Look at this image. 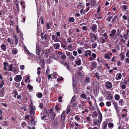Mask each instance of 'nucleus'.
<instances>
[{
  "label": "nucleus",
  "instance_id": "nucleus-1",
  "mask_svg": "<svg viewBox=\"0 0 129 129\" xmlns=\"http://www.w3.org/2000/svg\"><path fill=\"white\" fill-rule=\"evenodd\" d=\"M103 35L104 37H105V38L104 39L102 37H101L100 38V40L101 43L102 44L106 42V40L107 39L108 37V36L106 33H104Z\"/></svg>",
  "mask_w": 129,
  "mask_h": 129
},
{
  "label": "nucleus",
  "instance_id": "nucleus-2",
  "mask_svg": "<svg viewBox=\"0 0 129 129\" xmlns=\"http://www.w3.org/2000/svg\"><path fill=\"white\" fill-rule=\"evenodd\" d=\"M116 32V30L115 29H113L111 31V33L109 35V36L112 37H113V39L115 40L117 38V36H114Z\"/></svg>",
  "mask_w": 129,
  "mask_h": 129
},
{
  "label": "nucleus",
  "instance_id": "nucleus-3",
  "mask_svg": "<svg viewBox=\"0 0 129 129\" xmlns=\"http://www.w3.org/2000/svg\"><path fill=\"white\" fill-rule=\"evenodd\" d=\"M91 36L90 41L92 42H94L97 39V37L95 35V34L92 33L90 35Z\"/></svg>",
  "mask_w": 129,
  "mask_h": 129
},
{
  "label": "nucleus",
  "instance_id": "nucleus-4",
  "mask_svg": "<svg viewBox=\"0 0 129 129\" xmlns=\"http://www.w3.org/2000/svg\"><path fill=\"white\" fill-rule=\"evenodd\" d=\"M5 87H3L0 90V97H3L4 96L5 92Z\"/></svg>",
  "mask_w": 129,
  "mask_h": 129
},
{
  "label": "nucleus",
  "instance_id": "nucleus-5",
  "mask_svg": "<svg viewBox=\"0 0 129 129\" xmlns=\"http://www.w3.org/2000/svg\"><path fill=\"white\" fill-rule=\"evenodd\" d=\"M97 26L95 24H92L91 26L90 27L91 29L93 32L95 33L97 31L96 30L97 28Z\"/></svg>",
  "mask_w": 129,
  "mask_h": 129
},
{
  "label": "nucleus",
  "instance_id": "nucleus-6",
  "mask_svg": "<svg viewBox=\"0 0 129 129\" xmlns=\"http://www.w3.org/2000/svg\"><path fill=\"white\" fill-rule=\"evenodd\" d=\"M106 87L107 89H109L111 88L112 87V83L110 82L107 81L105 83Z\"/></svg>",
  "mask_w": 129,
  "mask_h": 129
},
{
  "label": "nucleus",
  "instance_id": "nucleus-7",
  "mask_svg": "<svg viewBox=\"0 0 129 129\" xmlns=\"http://www.w3.org/2000/svg\"><path fill=\"white\" fill-rule=\"evenodd\" d=\"M41 51L40 47L38 45H36V53L37 55H39L40 54V52Z\"/></svg>",
  "mask_w": 129,
  "mask_h": 129
},
{
  "label": "nucleus",
  "instance_id": "nucleus-8",
  "mask_svg": "<svg viewBox=\"0 0 129 129\" xmlns=\"http://www.w3.org/2000/svg\"><path fill=\"white\" fill-rule=\"evenodd\" d=\"M22 79V77L20 75H16L14 78V80L16 82H19Z\"/></svg>",
  "mask_w": 129,
  "mask_h": 129
},
{
  "label": "nucleus",
  "instance_id": "nucleus-9",
  "mask_svg": "<svg viewBox=\"0 0 129 129\" xmlns=\"http://www.w3.org/2000/svg\"><path fill=\"white\" fill-rule=\"evenodd\" d=\"M91 51L89 50H87L85 51L84 53L85 54L83 55L84 57H87L88 56H91Z\"/></svg>",
  "mask_w": 129,
  "mask_h": 129
},
{
  "label": "nucleus",
  "instance_id": "nucleus-10",
  "mask_svg": "<svg viewBox=\"0 0 129 129\" xmlns=\"http://www.w3.org/2000/svg\"><path fill=\"white\" fill-rule=\"evenodd\" d=\"M35 106H34L33 105H31L30 107V112L31 114H34L35 112Z\"/></svg>",
  "mask_w": 129,
  "mask_h": 129
},
{
  "label": "nucleus",
  "instance_id": "nucleus-11",
  "mask_svg": "<svg viewBox=\"0 0 129 129\" xmlns=\"http://www.w3.org/2000/svg\"><path fill=\"white\" fill-rule=\"evenodd\" d=\"M91 66L94 69L96 68L97 67V63L95 61H93L91 62Z\"/></svg>",
  "mask_w": 129,
  "mask_h": 129
},
{
  "label": "nucleus",
  "instance_id": "nucleus-12",
  "mask_svg": "<svg viewBox=\"0 0 129 129\" xmlns=\"http://www.w3.org/2000/svg\"><path fill=\"white\" fill-rule=\"evenodd\" d=\"M42 52H43L41 53V55L45 53V55H47L50 53V50L49 49L44 50L42 49Z\"/></svg>",
  "mask_w": 129,
  "mask_h": 129
},
{
  "label": "nucleus",
  "instance_id": "nucleus-13",
  "mask_svg": "<svg viewBox=\"0 0 129 129\" xmlns=\"http://www.w3.org/2000/svg\"><path fill=\"white\" fill-rule=\"evenodd\" d=\"M77 66H80L81 64V59L79 58H77L75 60Z\"/></svg>",
  "mask_w": 129,
  "mask_h": 129
},
{
  "label": "nucleus",
  "instance_id": "nucleus-14",
  "mask_svg": "<svg viewBox=\"0 0 129 129\" xmlns=\"http://www.w3.org/2000/svg\"><path fill=\"white\" fill-rule=\"evenodd\" d=\"M65 112L63 111L61 115V121L62 122L64 121L65 119Z\"/></svg>",
  "mask_w": 129,
  "mask_h": 129
},
{
  "label": "nucleus",
  "instance_id": "nucleus-15",
  "mask_svg": "<svg viewBox=\"0 0 129 129\" xmlns=\"http://www.w3.org/2000/svg\"><path fill=\"white\" fill-rule=\"evenodd\" d=\"M119 56L121 61H123L124 60L125 57L123 53V52L120 53L119 54Z\"/></svg>",
  "mask_w": 129,
  "mask_h": 129
},
{
  "label": "nucleus",
  "instance_id": "nucleus-16",
  "mask_svg": "<svg viewBox=\"0 0 129 129\" xmlns=\"http://www.w3.org/2000/svg\"><path fill=\"white\" fill-rule=\"evenodd\" d=\"M1 48L3 51H5L7 49L6 46L4 44H2L1 45Z\"/></svg>",
  "mask_w": 129,
  "mask_h": 129
},
{
  "label": "nucleus",
  "instance_id": "nucleus-17",
  "mask_svg": "<svg viewBox=\"0 0 129 129\" xmlns=\"http://www.w3.org/2000/svg\"><path fill=\"white\" fill-rule=\"evenodd\" d=\"M102 115L101 113L100 112V113L99 114V116L98 117V122L101 123L102 120Z\"/></svg>",
  "mask_w": 129,
  "mask_h": 129
},
{
  "label": "nucleus",
  "instance_id": "nucleus-18",
  "mask_svg": "<svg viewBox=\"0 0 129 129\" xmlns=\"http://www.w3.org/2000/svg\"><path fill=\"white\" fill-rule=\"evenodd\" d=\"M41 34V37L42 40H43V39L44 40H46L48 37L47 35V34L44 35L43 36V35H44V33H42Z\"/></svg>",
  "mask_w": 129,
  "mask_h": 129
},
{
  "label": "nucleus",
  "instance_id": "nucleus-19",
  "mask_svg": "<svg viewBox=\"0 0 129 129\" xmlns=\"http://www.w3.org/2000/svg\"><path fill=\"white\" fill-rule=\"evenodd\" d=\"M108 123L107 121H104L103 124L102 128L103 129H105Z\"/></svg>",
  "mask_w": 129,
  "mask_h": 129
},
{
  "label": "nucleus",
  "instance_id": "nucleus-20",
  "mask_svg": "<svg viewBox=\"0 0 129 129\" xmlns=\"http://www.w3.org/2000/svg\"><path fill=\"white\" fill-rule=\"evenodd\" d=\"M53 46L55 49H58L59 48L60 44L58 43L55 44L53 45Z\"/></svg>",
  "mask_w": 129,
  "mask_h": 129
},
{
  "label": "nucleus",
  "instance_id": "nucleus-21",
  "mask_svg": "<svg viewBox=\"0 0 129 129\" xmlns=\"http://www.w3.org/2000/svg\"><path fill=\"white\" fill-rule=\"evenodd\" d=\"M36 95L37 97L39 98H42L43 95L42 93L40 92H37Z\"/></svg>",
  "mask_w": 129,
  "mask_h": 129
},
{
  "label": "nucleus",
  "instance_id": "nucleus-22",
  "mask_svg": "<svg viewBox=\"0 0 129 129\" xmlns=\"http://www.w3.org/2000/svg\"><path fill=\"white\" fill-rule=\"evenodd\" d=\"M101 76H100V74L98 73H96L95 74V75L94 77L96 78H97V79L99 80L100 79V77H101Z\"/></svg>",
  "mask_w": 129,
  "mask_h": 129
},
{
  "label": "nucleus",
  "instance_id": "nucleus-23",
  "mask_svg": "<svg viewBox=\"0 0 129 129\" xmlns=\"http://www.w3.org/2000/svg\"><path fill=\"white\" fill-rule=\"evenodd\" d=\"M111 102L113 105L114 106V108L118 106V104L117 102H116L114 100H112Z\"/></svg>",
  "mask_w": 129,
  "mask_h": 129
},
{
  "label": "nucleus",
  "instance_id": "nucleus-24",
  "mask_svg": "<svg viewBox=\"0 0 129 129\" xmlns=\"http://www.w3.org/2000/svg\"><path fill=\"white\" fill-rule=\"evenodd\" d=\"M117 76H118V77H116L115 79L116 80L120 79L122 77V75L121 73H117Z\"/></svg>",
  "mask_w": 129,
  "mask_h": 129
},
{
  "label": "nucleus",
  "instance_id": "nucleus-25",
  "mask_svg": "<svg viewBox=\"0 0 129 129\" xmlns=\"http://www.w3.org/2000/svg\"><path fill=\"white\" fill-rule=\"evenodd\" d=\"M120 98V96L118 94H116L115 95L114 98L115 100L116 101L119 100Z\"/></svg>",
  "mask_w": 129,
  "mask_h": 129
},
{
  "label": "nucleus",
  "instance_id": "nucleus-26",
  "mask_svg": "<svg viewBox=\"0 0 129 129\" xmlns=\"http://www.w3.org/2000/svg\"><path fill=\"white\" fill-rule=\"evenodd\" d=\"M98 114L95 111H94L92 112V117L93 118L96 117L98 116Z\"/></svg>",
  "mask_w": 129,
  "mask_h": 129
},
{
  "label": "nucleus",
  "instance_id": "nucleus-27",
  "mask_svg": "<svg viewBox=\"0 0 129 129\" xmlns=\"http://www.w3.org/2000/svg\"><path fill=\"white\" fill-rule=\"evenodd\" d=\"M90 80L88 77H86L85 78V80L84 82V83H87L88 84L90 82Z\"/></svg>",
  "mask_w": 129,
  "mask_h": 129
},
{
  "label": "nucleus",
  "instance_id": "nucleus-28",
  "mask_svg": "<svg viewBox=\"0 0 129 129\" xmlns=\"http://www.w3.org/2000/svg\"><path fill=\"white\" fill-rule=\"evenodd\" d=\"M96 3V1L95 0H92L91 2V4L92 6H95Z\"/></svg>",
  "mask_w": 129,
  "mask_h": 129
},
{
  "label": "nucleus",
  "instance_id": "nucleus-29",
  "mask_svg": "<svg viewBox=\"0 0 129 129\" xmlns=\"http://www.w3.org/2000/svg\"><path fill=\"white\" fill-rule=\"evenodd\" d=\"M119 104L120 105L122 106L124 104V101L123 99H121L119 101Z\"/></svg>",
  "mask_w": 129,
  "mask_h": 129
},
{
  "label": "nucleus",
  "instance_id": "nucleus-30",
  "mask_svg": "<svg viewBox=\"0 0 129 129\" xmlns=\"http://www.w3.org/2000/svg\"><path fill=\"white\" fill-rule=\"evenodd\" d=\"M75 19L73 17H71L69 18V21H68V22H73L75 21Z\"/></svg>",
  "mask_w": 129,
  "mask_h": 129
},
{
  "label": "nucleus",
  "instance_id": "nucleus-31",
  "mask_svg": "<svg viewBox=\"0 0 129 129\" xmlns=\"http://www.w3.org/2000/svg\"><path fill=\"white\" fill-rule=\"evenodd\" d=\"M5 82V81L4 80H2L1 81L0 83V88H3V86Z\"/></svg>",
  "mask_w": 129,
  "mask_h": 129
},
{
  "label": "nucleus",
  "instance_id": "nucleus-32",
  "mask_svg": "<svg viewBox=\"0 0 129 129\" xmlns=\"http://www.w3.org/2000/svg\"><path fill=\"white\" fill-rule=\"evenodd\" d=\"M4 66V69L5 70H7V68L6 67V66H8V63L6 62H4L3 63Z\"/></svg>",
  "mask_w": 129,
  "mask_h": 129
},
{
  "label": "nucleus",
  "instance_id": "nucleus-33",
  "mask_svg": "<svg viewBox=\"0 0 129 129\" xmlns=\"http://www.w3.org/2000/svg\"><path fill=\"white\" fill-rule=\"evenodd\" d=\"M108 98L109 100L112 99L113 98V96L111 95V93H109L108 95Z\"/></svg>",
  "mask_w": 129,
  "mask_h": 129
},
{
  "label": "nucleus",
  "instance_id": "nucleus-34",
  "mask_svg": "<svg viewBox=\"0 0 129 129\" xmlns=\"http://www.w3.org/2000/svg\"><path fill=\"white\" fill-rule=\"evenodd\" d=\"M122 10L123 11H124L127 9V6L125 5H123L122 6Z\"/></svg>",
  "mask_w": 129,
  "mask_h": 129
},
{
  "label": "nucleus",
  "instance_id": "nucleus-35",
  "mask_svg": "<svg viewBox=\"0 0 129 129\" xmlns=\"http://www.w3.org/2000/svg\"><path fill=\"white\" fill-rule=\"evenodd\" d=\"M117 16H115L113 18L111 22L113 23H115L116 22V20L117 18Z\"/></svg>",
  "mask_w": 129,
  "mask_h": 129
},
{
  "label": "nucleus",
  "instance_id": "nucleus-36",
  "mask_svg": "<svg viewBox=\"0 0 129 129\" xmlns=\"http://www.w3.org/2000/svg\"><path fill=\"white\" fill-rule=\"evenodd\" d=\"M13 64H11L9 66V69L8 70V71H13Z\"/></svg>",
  "mask_w": 129,
  "mask_h": 129
},
{
  "label": "nucleus",
  "instance_id": "nucleus-37",
  "mask_svg": "<svg viewBox=\"0 0 129 129\" xmlns=\"http://www.w3.org/2000/svg\"><path fill=\"white\" fill-rule=\"evenodd\" d=\"M14 39L15 40V45H17L18 42V38L16 35H15V36Z\"/></svg>",
  "mask_w": 129,
  "mask_h": 129
},
{
  "label": "nucleus",
  "instance_id": "nucleus-38",
  "mask_svg": "<svg viewBox=\"0 0 129 129\" xmlns=\"http://www.w3.org/2000/svg\"><path fill=\"white\" fill-rule=\"evenodd\" d=\"M64 66L66 67V68L68 70H70V68H69V67L70 66L69 64V63L68 62H67L66 63V64H65V65H64Z\"/></svg>",
  "mask_w": 129,
  "mask_h": 129
},
{
  "label": "nucleus",
  "instance_id": "nucleus-39",
  "mask_svg": "<svg viewBox=\"0 0 129 129\" xmlns=\"http://www.w3.org/2000/svg\"><path fill=\"white\" fill-rule=\"evenodd\" d=\"M114 126L113 123L112 122H110L108 124V126L109 128H112Z\"/></svg>",
  "mask_w": 129,
  "mask_h": 129
},
{
  "label": "nucleus",
  "instance_id": "nucleus-40",
  "mask_svg": "<svg viewBox=\"0 0 129 129\" xmlns=\"http://www.w3.org/2000/svg\"><path fill=\"white\" fill-rule=\"evenodd\" d=\"M56 114L54 113H52V114L51 116V119L53 120L55 117Z\"/></svg>",
  "mask_w": 129,
  "mask_h": 129
},
{
  "label": "nucleus",
  "instance_id": "nucleus-41",
  "mask_svg": "<svg viewBox=\"0 0 129 129\" xmlns=\"http://www.w3.org/2000/svg\"><path fill=\"white\" fill-rule=\"evenodd\" d=\"M36 81L39 83L41 82V78L39 77H37L36 78Z\"/></svg>",
  "mask_w": 129,
  "mask_h": 129
},
{
  "label": "nucleus",
  "instance_id": "nucleus-42",
  "mask_svg": "<svg viewBox=\"0 0 129 129\" xmlns=\"http://www.w3.org/2000/svg\"><path fill=\"white\" fill-rule=\"evenodd\" d=\"M80 96L82 97L84 99H86L87 96L86 94L85 93L82 94H81Z\"/></svg>",
  "mask_w": 129,
  "mask_h": 129
},
{
  "label": "nucleus",
  "instance_id": "nucleus-43",
  "mask_svg": "<svg viewBox=\"0 0 129 129\" xmlns=\"http://www.w3.org/2000/svg\"><path fill=\"white\" fill-rule=\"evenodd\" d=\"M112 18V17L110 15H109L107 17V18L106 19V20H108L109 22H110L111 19Z\"/></svg>",
  "mask_w": 129,
  "mask_h": 129
},
{
  "label": "nucleus",
  "instance_id": "nucleus-44",
  "mask_svg": "<svg viewBox=\"0 0 129 129\" xmlns=\"http://www.w3.org/2000/svg\"><path fill=\"white\" fill-rule=\"evenodd\" d=\"M26 123L25 121H23L21 123V126L23 128H24V127L26 126Z\"/></svg>",
  "mask_w": 129,
  "mask_h": 129
},
{
  "label": "nucleus",
  "instance_id": "nucleus-45",
  "mask_svg": "<svg viewBox=\"0 0 129 129\" xmlns=\"http://www.w3.org/2000/svg\"><path fill=\"white\" fill-rule=\"evenodd\" d=\"M73 85L74 88L76 86L77 83L76 81L73 80Z\"/></svg>",
  "mask_w": 129,
  "mask_h": 129
},
{
  "label": "nucleus",
  "instance_id": "nucleus-46",
  "mask_svg": "<svg viewBox=\"0 0 129 129\" xmlns=\"http://www.w3.org/2000/svg\"><path fill=\"white\" fill-rule=\"evenodd\" d=\"M104 57L105 58H107L108 59H110V58L109 56V54L108 53H107V54H105L104 55Z\"/></svg>",
  "mask_w": 129,
  "mask_h": 129
},
{
  "label": "nucleus",
  "instance_id": "nucleus-47",
  "mask_svg": "<svg viewBox=\"0 0 129 129\" xmlns=\"http://www.w3.org/2000/svg\"><path fill=\"white\" fill-rule=\"evenodd\" d=\"M14 98H16V96L18 94V92L16 90H15L14 91Z\"/></svg>",
  "mask_w": 129,
  "mask_h": 129
},
{
  "label": "nucleus",
  "instance_id": "nucleus-48",
  "mask_svg": "<svg viewBox=\"0 0 129 129\" xmlns=\"http://www.w3.org/2000/svg\"><path fill=\"white\" fill-rule=\"evenodd\" d=\"M27 87L28 88L29 90H31L33 88V87L30 85L28 84L27 85Z\"/></svg>",
  "mask_w": 129,
  "mask_h": 129
},
{
  "label": "nucleus",
  "instance_id": "nucleus-49",
  "mask_svg": "<svg viewBox=\"0 0 129 129\" xmlns=\"http://www.w3.org/2000/svg\"><path fill=\"white\" fill-rule=\"evenodd\" d=\"M61 57L62 59L63 60H65L66 58V55L64 54H63L61 56Z\"/></svg>",
  "mask_w": 129,
  "mask_h": 129
},
{
  "label": "nucleus",
  "instance_id": "nucleus-50",
  "mask_svg": "<svg viewBox=\"0 0 129 129\" xmlns=\"http://www.w3.org/2000/svg\"><path fill=\"white\" fill-rule=\"evenodd\" d=\"M97 46V44L95 43H93L92 45V47L93 48H96V47Z\"/></svg>",
  "mask_w": 129,
  "mask_h": 129
},
{
  "label": "nucleus",
  "instance_id": "nucleus-51",
  "mask_svg": "<svg viewBox=\"0 0 129 129\" xmlns=\"http://www.w3.org/2000/svg\"><path fill=\"white\" fill-rule=\"evenodd\" d=\"M45 113L47 115H48L50 114V112L47 111V110L46 109H45L44 110Z\"/></svg>",
  "mask_w": 129,
  "mask_h": 129
},
{
  "label": "nucleus",
  "instance_id": "nucleus-52",
  "mask_svg": "<svg viewBox=\"0 0 129 129\" xmlns=\"http://www.w3.org/2000/svg\"><path fill=\"white\" fill-rule=\"evenodd\" d=\"M116 59V56H114L111 59V60L112 62H114L115 63V62Z\"/></svg>",
  "mask_w": 129,
  "mask_h": 129
},
{
  "label": "nucleus",
  "instance_id": "nucleus-53",
  "mask_svg": "<svg viewBox=\"0 0 129 129\" xmlns=\"http://www.w3.org/2000/svg\"><path fill=\"white\" fill-rule=\"evenodd\" d=\"M14 49L12 51V52L13 54L15 55L17 53V52L16 49L14 50Z\"/></svg>",
  "mask_w": 129,
  "mask_h": 129
},
{
  "label": "nucleus",
  "instance_id": "nucleus-54",
  "mask_svg": "<svg viewBox=\"0 0 129 129\" xmlns=\"http://www.w3.org/2000/svg\"><path fill=\"white\" fill-rule=\"evenodd\" d=\"M75 101V97L73 96L72 98V99L70 101V103H73Z\"/></svg>",
  "mask_w": 129,
  "mask_h": 129
},
{
  "label": "nucleus",
  "instance_id": "nucleus-55",
  "mask_svg": "<svg viewBox=\"0 0 129 129\" xmlns=\"http://www.w3.org/2000/svg\"><path fill=\"white\" fill-rule=\"evenodd\" d=\"M106 104L107 106H110L111 105V103L110 102L108 101L106 103Z\"/></svg>",
  "mask_w": 129,
  "mask_h": 129
},
{
  "label": "nucleus",
  "instance_id": "nucleus-56",
  "mask_svg": "<svg viewBox=\"0 0 129 129\" xmlns=\"http://www.w3.org/2000/svg\"><path fill=\"white\" fill-rule=\"evenodd\" d=\"M61 47L65 49H66L67 48V46L66 45H64L62 44H61Z\"/></svg>",
  "mask_w": 129,
  "mask_h": 129
},
{
  "label": "nucleus",
  "instance_id": "nucleus-57",
  "mask_svg": "<svg viewBox=\"0 0 129 129\" xmlns=\"http://www.w3.org/2000/svg\"><path fill=\"white\" fill-rule=\"evenodd\" d=\"M52 40H54V42H55L56 41H56L55 40V36L54 35H52Z\"/></svg>",
  "mask_w": 129,
  "mask_h": 129
},
{
  "label": "nucleus",
  "instance_id": "nucleus-58",
  "mask_svg": "<svg viewBox=\"0 0 129 129\" xmlns=\"http://www.w3.org/2000/svg\"><path fill=\"white\" fill-rule=\"evenodd\" d=\"M127 115L126 113H125V114H122L121 115V116L122 117L124 118L126 117L127 116Z\"/></svg>",
  "mask_w": 129,
  "mask_h": 129
},
{
  "label": "nucleus",
  "instance_id": "nucleus-59",
  "mask_svg": "<svg viewBox=\"0 0 129 129\" xmlns=\"http://www.w3.org/2000/svg\"><path fill=\"white\" fill-rule=\"evenodd\" d=\"M114 108H115V109L116 110V112L117 113H118V112H119V108H118V106L115 107Z\"/></svg>",
  "mask_w": 129,
  "mask_h": 129
},
{
  "label": "nucleus",
  "instance_id": "nucleus-60",
  "mask_svg": "<svg viewBox=\"0 0 129 129\" xmlns=\"http://www.w3.org/2000/svg\"><path fill=\"white\" fill-rule=\"evenodd\" d=\"M90 108L92 110V111H93L95 109V108L92 105H90Z\"/></svg>",
  "mask_w": 129,
  "mask_h": 129
},
{
  "label": "nucleus",
  "instance_id": "nucleus-61",
  "mask_svg": "<svg viewBox=\"0 0 129 129\" xmlns=\"http://www.w3.org/2000/svg\"><path fill=\"white\" fill-rule=\"evenodd\" d=\"M19 1L17 0H16L15 2L16 6V8H17L19 7V5L18 4Z\"/></svg>",
  "mask_w": 129,
  "mask_h": 129
},
{
  "label": "nucleus",
  "instance_id": "nucleus-62",
  "mask_svg": "<svg viewBox=\"0 0 129 129\" xmlns=\"http://www.w3.org/2000/svg\"><path fill=\"white\" fill-rule=\"evenodd\" d=\"M62 97L61 96H60L58 98V101L59 102H61L62 101Z\"/></svg>",
  "mask_w": 129,
  "mask_h": 129
},
{
  "label": "nucleus",
  "instance_id": "nucleus-63",
  "mask_svg": "<svg viewBox=\"0 0 129 129\" xmlns=\"http://www.w3.org/2000/svg\"><path fill=\"white\" fill-rule=\"evenodd\" d=\"M63 80V78L62 77H60L59 78H58L57 79V80L58 81H62Z\"/></svg>",
  "mask_w": 129,
  "mask_h": 129
},
{
  "label": "nucleus",
  "instance_id": "nucleus-64",
  "mask_svg": "<svg viewBox=\"0 0 129 129\" xmlns=\"http://www.w3.org/2000/svg\"><path fill=\"white\" fill-rule=\"evenodd\" d=\"M125 62L129 63V58H126V60H125Z\"/></svg>",
  "mask_w": 129,
  "mask_h": 129
}]
</instances>
